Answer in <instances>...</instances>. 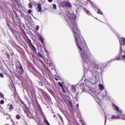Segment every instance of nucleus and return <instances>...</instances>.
Here are the masks:
<instances>
[{
    "mask_svg": "<svg viewBox=\"0 0 125 125\" xmlns=\"http://www.w3.org/2000/svg\"><path fill=\"white\" fill-rule=\"evenodd\" d=\"M66 19L67 20L68 24L72 28L73 32L74 38L75 39L76 45L80 50L81 57L83 62L88 63L90 62V56L91 54L89 52L88 47L86 45L85 41L83 38L80 35L81 31L78 28L77 24V17L74 14L67 13L66 16Z\"/></svg>",
    "mask_w": 125,
    "mask_h": 125,
    "instance_id": "f257e3e1",
    "label": "nucleus"
},
{
    "mask_svg": "<svg viewBox=\"0 0 125 125\" xmlns=\"http://www.w3.org/2000/svg\"><path fill=\"white\" fill-rule=\"evenodd\" d=\"M59 7H62L63 8L68 7V8H70V7H72V5L69 1H63L59 3Z\"/></svg>",
    "mask_w": 125,
    "mask_h": 125,
    "instance_id": "f03ea898",
    "label": "nucleus"
},
{
    "mask_svg": "<svg viewBox=\"0 0 125 125\" xmlns=\"http://www.w3.org/2000/svg\"><path fill=\"white\" fill-rule=\"evenodd\" d=\"M115 59L116 60H120V59L125 60V52L123 51V47L122 46H121V50L119 52V56L116 57Z\"/></svg>",
    "mask_w": 125,
    "mask_h": 125,
    "instance_id": "7ed1b4c3",
    "label": "nucleus"
},
{
    "mask_svg": "<svg viewBox=\"0 0 125 125\" xmlns=\"http://www.w3.org/2000/svg\"><path fill=\"white\" fill-rule=\"evenodd\" d=\"M24 111V113L26 114L27 117H29V114H30V113H31V112L30 111V108L27 107V105L25 106Z\"/></svg>",
    "mask_w": 125,
    "mask_h": 125,
    "instance_id": "20e7f679",
    "label": "nucleus"
},
{
    "mask_svg": "<svg viewBox=\"0 0 125 125\" xmlns=\"http://www.w3.org/2000/svg\"><path fill=\"white\" fill-rule=\"evenodd\" d=\"M42 4L40 3H38L37 4V7L36 8L37 12H41L42 11Z\"/></svg>",
    "mask_w": 125,
    "mask_h": 125,
    "instance_id": "39448f33",
    "label": "nucleus"
},
{
    "mask_svg": "<svg viewBox=\"0 0 125 125\" xmlns=\"http://www.w3.org/2000/svg\"><path fill=\"white\" fill-rule=\"evenodd\" d=\"M119 42L121 45H125V38H120Z\"/></svg>",
    "mask_w": 125,
    "mask_h": 125,
    "instance_id": "423d86ee",
    "label": "nucleus"
},
{
    "mask_svg": "<svg viewBox=\"0 0 125 125\" xmlns=\"http://www.w3.org/2000/svg\"><path fill=\"white\" fill-rule=\"evenodd\" d=\"M7 107H9V112H12V111H13V104H8Z\"/></svg>",
    "mask_w": 125,
    "mask_h": 125,
    "instance_id": "0eeeda50",
    "label": "nucleus"
},
{
    "mask_svg": "<svg viewBox=\"0 0 125 125\" xmlns=\"http://www.w3.org/2000/svg\"><path fill=\"white\" fill-rule=\"evenodd\" d=\"M21 63H20V61L19 60H17L16 62V67L17 68V67H19L20 66H21Z\"/></svg>",
    "mask_w": 125,
    "mask_h": 125,
    "instance_id": "6e6552de",
    "label": "nucleus"
},
{
    "mask_svg": "<svg viewBox=\"0 0 125 125\" xmlns=\"http://www.w3.org/2000/svg\"><path fill=\"white\" fill-rule=\"evenodd\" d=\"M39 41H40L42 44H44V40L43 39V38H42V37L41 36H39Z\"/></svg>",
    "mask_w": 125,
    "mask_h": 125,
    "instance_id": "1a4fd4ad",
    "label": "nucleus"
},
{
    "mask_svg": "<svg viewBox=\"0 0 125 125\" xmlns=\"http://www.w3.org/2000/svg\"><path fill=\"white\" fill-rule=\"evenodd\" d=\"M18 72H19V74L20 75H23V73H24V69L22 68H21L20 69H18Z\"/></svg>",
    "mask_w": 125,
    "mask_h": 125,
    "instance_id": "9d476101",
    "label": "nucleus"
},
{
    "mask_svg": "<svg viewBox=\"0 0 125 125\" xmlns=\"http://www.w3.org/2000/svg\"><path fill=\"white\" fill-rule=\"evenodd\" d=\"M111 119L112 120H118L120 119V116H116V115H112Z\"/></svg>",
    "mask_w": 125,
    "mask_h": 125,
    "instance_id": "9b49d317",
    "label": "nucleus"
},
{
    "mask_svg": "<svg viewBox=\"0 0 125 125\" xmlns=\"http://www.w3.org/2000/svg\"><path fill=\"white\" fill-rule=\"evenodd\" d=\"M113 109H114V110H115V111H116V112H117L118 111H119V107L115 104H113Z\"/></svg>",
    "mask_w": 125,
    "mask_h": 125,
    "instance_id": "f8f14e48",
    "label": "nucleus"
},
{
    "mask_svg": "<svg viewBox=\"0 0 125 125\" xmlns=\"http://www.w3.org/2000/svg\"><path fill=\"white\" fill-rule=\"evenodd\" d=\"M70 89L72 92H76V87L75 86H71Z\"/></svg>",
    "mask_w": 125,
    "mask_h": 125,
    "instance_id": "ddd939ff",
    "label": "nucleus"
},
{
    "mask_svg": "<svg viewBox=\"0 0 125 125\" xmlns=\"http://www.w3.org/2000/svg\"><path fill=\"white\" fill-rule=\"evenodd\" d=\"M99 87L100 89L101 90H103L104 89V86L103 84H100L99 85Z\"/></svg>",
    "mask_w": 125,
    "mask_h": 125,
    "instance_id": "4468645a",
    "label": "nucleus"
},
{
    "mask_svg": "<svg viewBox=\"0 0 125 125\" xmlns=\"http://www.w3.org/2000/svg\"><path fill=\"white\" fill-rule=\"evenodd\" d=\"M93 66L94 67V70H95V69H98L99 68V66L98 64H94Z\"/></svg>",
    "mask_w": 125,
    "mask_h": 125,
    "instance_id": "2eb2a0df",
    "label": "nucleus"
},
{
    "mask_svg": "<svg viewBox=\"0 0 125 125\" xmlns=\"http://www.w3.org/2000/svg\"><path fill=\"white\" fill-rule=\"evenodd\" d=\"M5 56L6 58H8V59H10V55H9V54L6 53L5 54Z\"/></svg>",
    "mask_w": 125,
    "mask_h": 125,
    "instance_id": "dca6fc26",
    "label": "nucleus"
},
{
    "mask_svg": "<svg viewBox=\"0 0 125 125\" xmlns=\"http://www.w3.org/2000/svg\"><path fill=\"white\" fill-rule=\"evenodd\" d=\"M18 95L16 94V93H15V91H14V94H13V97L15 99H16V97H17Z\"/></svg>",
    "mask_w": 125,
    "mask_h": 125,
    "instance_id": "f3484780",
    "label": "nucleus"
},
{
    "mask_svg": "<svg viewBox=\"0 0 125 125\" xmlns=\"http://www.w3.org/2000/svg\"><path fill=\"white\" fill-rule=\"evenodd\" d=\"M16 119H17V120H20V119H21V116L19 115H17L16 116Z\"/></svg>",
    "mask_w": 125,
    "mask_h": 125,
    "instance_id": "a211bd4d",
    "label": "nucleus"
},
{
    "mask_svg": "<svg viewBox=\"0 0 125 125\" xmlns=\"http://www.w3.org/2000/svg\"><path fill=\"white\" fill-rule=\"evenodd\" d=\"M98 14H100L101 15H103V13L101 12L100 9H98Z\"/></svg>",
    "mask_w": 125,
    "mask_h": 125,
    "instance_id": "6ab92c4d",
    "label": "nucleus"
},
{
    "mask_svg": "<svg viewBox=\"0 0 125 125\" xmlns=\"http://www.w3.org/2000/svg\"><path fill=\"white\" fill-rule=\"evenodd\" d=\"M38 56L41 58H43V56L40 54V52L38 53Z\"/></svg>",
    "mask_w": 125,
    "mask_h": 125,
    "instance_id": "aec40b11",
    "label": "nucleus"
},
{
    "mask_svg": "<svg viewBox=\"0 0 125 125\" xmlns=\"http://www.w3.org/2000/svg\"><path fill=\"white\" fill-rule=\"evenodd\" d=\"M0 98H4V96L3 94L0 92Z\"/></svg>",
    "mask_w": 125,
    "mask_h": 125,
    "instance_id": "412c9836",
    "label": "nucleus"
},
{
    "mask_svg": "<svg viewBox=\"0 0 125 125\" xmlns=\"http://www.w3.org/2000/svg\"><path fill=\"white\" fill-rule=\"evenodd\" d=\"M15 16H16V20L19 19V17L18 16V15L17 14V13H15Z\"/></svg>",
    "mask_w": 125,
    "mask_h": 125,
    "instance_id": "4be33fe9",
    "label": "nucleus"
},
{
    "mask_svg": "<svg viewBox=\"0 0 125 125\" xmlns=\"http://www.w3.org/2000/svg\"><path fill=\"white\" fill-rule=\"evenodd\" d=\"M27 41H28V42H29L30 45H33V43H32V41H31V40H30V39L28 38Z\"/></svg>",
    "mask_w": 125,
    "mask_h": 125,
    "instance_id": "5701e85b",
    "label": "nucleus"
},
{
    "mask_svg": "<svg viewBox=\"0 0 125 125\" xmlns=\"http://www.w3.org/2000/svg\"><path fill=\"white\" fill-rule=\"evenodd\" d=\"M28 7H29V8H33V5L31 3H29L28 4Z\"/></svg>",
    "mask_w": 125,
    "mask_h": 125,
    "instance_id": "b1692460",
    "label": "nucleus"
},
{
    "mask_svg": "<svg viewBox=\"0 0 125 125\" xmlns=\"http://www.w3.org/2000/svg\"><path fill=\"white\" fill-rule=\"evenodd\" d=\"M30 47H32L33 49H34L35 51H37V49H36V47H35V46H34L33 44L32 45H30Z\"/></svg>",
    "mask_w": 125,
    "mask_h": 125,
    "instance_id": "393cba45",
    "label": "nucleus"
},
{
    "mask_svg": "<svg viewBox=\"0 0 125 125\" xmlns=\"http://www.w3.org/2000/svg\"><path fill=\"white\" fill-rule=\"evenodd\" d=\"M85 12L88 15H90V12H89V11L85 9Z\"/></svg>",
    "mask_w": 125,
    "mask_h": 125,
    "instance_id": "a878e982",
    "label": "nucleus"
},
{
    "mask_svg": "<svg viewBox=\"0 0 125 125\" xmlns=\"http://www.w3.org/2000/svg\"><path fill=\"white\" fill-rule=\"evenodd\" d=\"M23 68V67L22 66V65H21L20 66H18L17 67H16L17 70H19L20 69H22Z\"/></svg>",
    "mask_w": 125,
    "mask_h": 125,
    "instance_id": "bb28decb",
    "label": "nucleus"
},
{
    "mask_svg": "<svg viewBox=\"0 0 125 125\" xmlns=\"http://www.w3.org/2000/svg\"><path fill=\"white\" fill-rule=\"evenodd\" d=\"M0 104L2 105L3 104H4V101L3 100H1L0 101Z\"/></svg>",
    "mask_w": 125,
    "mask_h": 125,
    "instance_id": "cd10ccee",
    "label": "nucleus"
},
{
    "mask_svg": "<svg viewBox=\"0 0 125 125\" xmlns=\"http://www.w3.org/2000/svg\"><path fill=\"white\" fill-rule=\"evenodd\" d=\"M53 7L54 9H57V7L56 5L55 4H53Z\"/></svg>",
    "mask_w": 125,
    "mask_h": 125,
    "instance_id": "c85d7f7f",
    "label": "nucleus"
},
{
    "mask_svg": "<svg viewBox=\"0 0 125 125\" xmlns=\"http://www.w3.org/2000/svg\"><path fill=\"white\" fill-rule=\"evenodd\" d=\"M59 85H60V86H61L62 88H63V87H64V86H63L61 83H59Z\"/></svg>",
    "mask_w": 125,
    "mask_h": 125,
    "instance_id": "c756f323",
    "label": "nucleus"
},
{
    "mask_svg": "<svg viewBox=\"0 0 125 125\" xmlns=\"http://www.w3.org/2000/svg\"><path fill=\"white\" fill-rule=\"evenodd\" d=\"M35 29L36 31H39V29H40V26L37 25Z\"/></svg>",
    "mask_w": 125,
    "mask_h": 125,
    "instance_id": "7c9ffc66",
    "label": "nucleus"
},
{
    "mask_svg": "<svg viewBox=\"0 0 125 125\" xmlns=\"http://www.w3.org/2000/svg\"><path fill=\"white\" fill-rule=\"evenodd\" d=\"M117 112H118V113H120V114H123V110L119 109V110H118Z\"/></svg>",
    "mask_w": 125,
    "mask_h": 125,
    "instance_id": "2f4dec72",
    "label": "nucleus"
},
{
    "mask_svg": "<svg viewBox=\"0 0 125 125\" xmlns=\"http://www.w3.org/2000/svg\"><path fill=\"white\" fill-rule=\"evenodd\" d=\"M39 85H40V86H42L43 85V84H42V82H39Z\"/></svg>",
    "mask_w": 125,
    "mask_h": 125,
    "instance_id": "473e14b6",
    "label": "nucleus"
},
{
    "mask_svg": "<svg viewBox=\"0 0 125 125\" xmlns=\"http://www.w3.org/2000/svg\"><path fill=\"white\" fill-rule=\"evenodd\" d=\"M28 14H31L32 13V10L31 9L28 10Z\"/></svg>",
    "mask_w": 125,
    "mask_h": 125,
    "instance_id": "72a5a7b5",
    "label": "nucleus"
},
{
    "mask_svg": "<svg viewBox=\"0 0 125 125\" xmlns=\"http://www.w3.org/2000/svg\"><path fill=\"white\" fill-rule=\"evenodd\" d=\"M62 89L63 93H66V91H65V89H64V87H63V88H62Z\"/></svg>",
    "mask_w": 125,
    "mask_h": 125,
    "instance_id": "f704fd0d",
    "label": "nucleus"
},
{
    "mask_svg": "<svg viewBox=\"0 0 125 125\" xmlns=\"http://www.w3.org/2000/svg\"><path fill=\"white\" fill-rule=\"evenodd\" d=\"M11 122L12 123L13 125H14L15 124V122H14V121H13V119H11Z\"/></svg>",
    "mask_w": 125,
    "mask_h": 125,
    "instance_id": "c9c22d12",
    "label": "nucleus"
},
{
    "mask_svg": "<svg viewBox=\"0 0 125 125\" xmlns=\"http://www.w3.org/2000/svg\"><path fill=\"white\" fill-rule=\"evenodd\" d=\"M15 2H16V3H18V4H19V0H15Z\"/></svg>",
    "mask_w": 125,
    "mask_h": 125,
    "instance_id": "e433bc0d",
    "label": "nucleus"
},
{
    "mask_svg": "<svg viewBox=\"0 0 125 125\" xmlns=\"http://www.w3.org/2000/svg\"><path fill=\"white\" fill-rule=\"evenodd\" d=\"M0 78H3V74H2V73H0Z\"/></svg>",
    "mask_w": 125,
    "mask_h": 125,
    "instance_id": "4c0bfd02",
    "label": "nucleus"
},
{
    "mask_svg": "<svg viewBox=\"0 0 125 125\" xmlns=\"http://www.w3.org/2000/svg\"><path fill=\"white\" fill-rule=\"evenodd\" d=\"M21 102L22 104H23V105H24V106H26V104H25V103H24V102H23V101H21Z\"/></svg>",
    "mask_w": 125,
    "mask_h": 125,
    "instance_id": "58836bf2",
    "label": "nucleus"
},
{
    "mask_svg": "<svg viewBox=\"0 0 125 125\" xmlns=\"http://www.w3.org/2000/svg\"><path fill=\"white\" fill-rule=\"evenodd\" d=\"M49 2H52L53 1V0H47Z\"/></svg>",
    "mask_w": 125,
    "mask_h": 125,
    "instance_id": "ea45409f",
    "label": "nucleus"
},
{
    "mask_svg": "<svg viewBox=\"0 0 125 125\" xmlns=\"http://www.w3.org/2000/svg\"><path fill=\"white\" fill-rule=\"evenodd\" d=\"M44 122V123H46V125H47V124L48 123V121H47V120H45Z\"/></svg>",
    "mask_w": 125,
    "mask_h": 125,
    "instance_id": "a19ab883",
    "label": "nucleus"
},
{
    "mask_svg": "<svg viewBox=\"0 0 125 125\" xmlns=\"http://www.w3.org/2000/svg\"><path fill=\"white\" fill-rule=\"evenodd\" d=\"M10 30H11V32H12V33H13V34L14 33V31H13V30H12V28H11Z\"/></svg>",
    "mask_w": 125,
    "mask_h": 125,
    "instance_id": "79ce46f5",
    "label": "nucleus"
},
{
    "mask_svg": "<svg viewBox=\"0 0 125 125\" xmlns=\"http://www.w3.org/2000/svg\"><path fill=\"white\" fill-rule=\"evenodd\" d=\"M89 2H90L92 4H93V2L91 1L90 0H89Z\"/></svg>",
    "mask_w": 125,
    "mask_h": 125,
    "instance_id": "37998d69",
    "label": "nucleus"
},
{
    "mask_svg": "<svg viewBox=\"0 0 125 125\" xmlns=\"http://www.w3.org/2000/svg\"><path fill=\"white\" fill-rule=\"evenodd\" d=\"M9 87H10V89H11V84H9Z\"/></svg>",
    "mask_w": 125,
    "mask_h": 125,
    "instance_id": "c03bdc74",
    "label": "nucleus"
},
{
    "mask_svg": "<svg viewBox=\"0 0 125 125\" xmlns=\"http://www.w3.org/2000/svg\"><path fill=\"white\" fill-rule=\"evenodd\" d=\"M77 108H79V104H77Z\"/></svg>",
    "mask_w": 125,
    "mask_h": 125,
    "instance_id": "a18cd8bd",
    "label": "nucleus"
},
{
    "mask_svg": "<svg viewBox=\"0 0 125 125\" xmlns=\"http://www.w3.org/2000/svg\"><path fill=\"white\" fill-rule=\"evenodd\" d=\"M47 125H50V124H49V123H47Z\"/></svg>",
    "mask_w": 125,
    "mask_h": 125,
    "instance_id": "49530a36",
    "label": "nucleus"
},
{
    "mask_svg": "<svg viewBox=\"0 0 125 125\" xmlns=\"http://www.w3.org/2000/svg\"><path fill=\"white\" fill-rule=\"evenodd\" d=\"M45 52H46V49H45Z\"/></svg>",
    "mask_w": 125,
    "mask_h": 125,
    "instance_id": "de8ad7c7",
    "label": "nucleus"
},
{
    "mask_svg": "<svg viewBox=\"0 0 125 125\" xmlns=\"http://www.w3.org/2000/svg\"><path fill=\"white\" fill-rule=\"evenodd\" d=\"M56 81H58V79H56Z\"/></svg>",
    "mask_w": 125,
    "mask_h": 125,
    "instance_id": "09e8293b",
    "label": "nucleus"
},
{
    "mask_svg": "<svg viewBox=\"0 0 125 125\" xmlns=\"http://www.w3.org/2000/svg\"><path fill=\"white\" fill-rule=\"evenodd\" d=\"M123 120H125V119H123Z\"/></svg>",
    "mask_w": 125,
    "mask_h": 125,
    "instance_id": "8fccbe9b",
    "label": "nucleus"
},
{
    "mask_svg": "<svg viewBox=\"0 0 125 125\" xmlns=\"http://www.w3.org/2000/svg\"><path fill=\"white\" fill-rule=\"evenodd\" d=\"M105 123H106V119H105Z\"/></svg>",
    "mask_w": 125,
    "mask_h": 125,
    "instance_id": "3c124183",
    "label": "nucleus"
},
{
    "mask_svg": "<svg viewBox=\"0 0 125 125\" xmlns=\"http://www.w3.org/2000/svg\"><path fill=\"white\" fill-rule=\"evenodd\" d=\"M46 95H47L45 94V96H46Z\"/></svg>",
    "mask_w": 125,
    "mask_h": 125,
    "instance_id": "603ef678",
    "label": "nucleus"
}]
</instances>
